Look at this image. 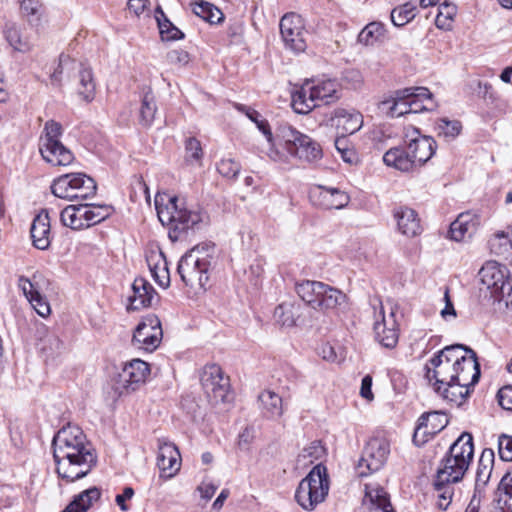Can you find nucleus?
Masks as SVG:
<instances>
[{"label": "nucleus", "mask_w": 512, "mask_h": 512, "mask_svg": "<svg viewBox=\"0 0 512 512\" xmlns=\"http://www.w3.org/2000/svg\"><path fill=\"white\" fill-rule=\"evenodd\" d=\"M474 455L473 437L464 432L451 445L437 470L440 481L457 483L467 472Z\"/></svg>", "instance_id": "nucleus-6"}, {"label": "nucleus", "mask_w": 512, "mask_h": 512, "mask_svg": "<svg viewBox=\"0 0 512 512\" xmlns=\"http://www.w3.org/2000/svg\"><path fill=\"white\" fill-rule=\"evenodd\" d=\"M180 452L178 448L165 438L158 439L157 465L162 471H170L172 476L180 467Z\"/></svg>", "instance_id": "nucleus-26"}, {"label": "nucleus", "mask_w": 512, "mask_h": 512, "mask_svg": "<svg viewBox=\"0 0 512 512\" xmlns=\"http://www.w3.org/2000/svg\"><path fill=\"white\" fill-rule=\"evenodd\" d=\"M462 129L461 123L457 120L440 119L437 122V130L439 135H443L446 138H455L459 135Z\"/></svg>", "instance_id": "nucleus-54"}, {"label": "nucleus", "mask_w": 512, "mask_h": 512, "mask_svg": "<svg viewBox=\"0 0 512 512\" xmlns=\"http://www.w3.org/2000/svg\"><path fill=\"white\" fill-rule=\"evenodd\" d=\"M30 234L34 247L46 250L51 243L50 218L46 210L38 214L32 222Z\"/></svg>", "instance_id": "nucleus-28"}, {"label": "nucleus", "mask_w": 512, "mask_h": 512, "mask_svg": "<svg viewBox=\"0 0 512 512\" xmlns=\"http://www.w3.org/2000/svg\"><path fill=\"white\" fill-rule=\"evenodd\" d=\"M48 285V280L40 273L33 274L32 278L20 276L18 286L23 291L25 297L37 312L43 318L51 313L50 304L43 295L44 287Z\"/></svg>", "instance_id": "nucleus-14"}, {"label": "nucleus", "mask_w": 512, "mask_h": 512, "mask_svg": "<svg viewBox=\"0 0 512 512\" xmlns=\"http://www.w3.org/2000/svg\"><path fill=\"white\" fill-rule=\"evenodd\" d=\"M385 26L381 22L368 23L359 33L358 42L366 46L373 45L385 35Z\"/></svg>", "instance_id": "nucleus-46"}, {"label": "nucleus", "mask_w": 512, "mask_h": 512, "mask_svg": "<svg viewBox=\"0 0 512 512\" xmlns=\"http://www.w3.org/2000/svg\"><path fill=\"white\" fill-rule=\"evenodd\" d=\"M346 301V295L340 290L330 287L325 284V289L321 293L320 301L318 302V309L326 311L341 306Z\"/></svg>", "instance_id": "nucleus-45"}, {"label": "nucleus", "mask_w": 512, "mask_h": 512, "mask_svg": "<svg viewBox=\"0 0 512 512\" xmlns=\"http://www.w3.org/2000/svg\"><path fill=\"white\" fill-rule=\"evenodd\" d=\"M185 150L188 159L199 161L203 156L201 143L194 137H190L186 140Z\"/></svg>", "instance_id": "nucleus-57"}, {"label": "nucleus", "mask_w": 512, "mask_h": 512, "mask_svg": "<svg viewBox=\"0 0 512 512\" xmlns=\"http://www.w3.org/2000/svg\"><path fill=\"white\" fill-rule=\"evenodd\" d=\"M63 346L62 341L55 335H48L43 345V351L48 355L59 352Z\"/></svg>", "instance_id": "nucleus-61"}, {"label": "nucleus", "mask_w": 512, "mask_h": 512, "mask_svg": "<svg viewBox=\"0 0 512 512\" xmlns=\"http://www.w3.org/2000/svg\"><path fill=\"white\" fill-rule=\"evenodd\" d=\"M80 204L68 205L60 213V220L62 224L73 230L84 229V222L82 221Z\"/></svg>", "instance_id": "nucleus-48"}, {"label": "nucleus", "mask_w": 512, "mask_h": 512, "mask_svg": "<svg viewBox=\"0 0 512 512\" xmlns=\"http://www.w3.org/2000/svg\"><path fill=\"white\" fill-rule=\"evenodd\" d=\"M68 63H70L69 57L65 56V55H60L59 62L57 64L56 68L54 69L53 73L50 76L51 83L53 85L59 86L61 84V80H62L61 75L63 73L64 64H68Z\"/></svg>", "instance_id": "nucleus-62"}, {"label": "nucleus", "mask_w": 512, "mask_h": 512, "mask_svg": "<svg viewBox=\"0 0 512 512\" xmlns=\"http://www.w3.org/2000/svg\"><path fill=\"white\" fill-rule=\"evenodd\" d=\"M150 373L149 365L141 359H133L125 363L116 375L113 389L119 395H128L138 390L144 384Z\"/></svg>", "instance_id": "nucleus-12"}, {"label": "nucleus", "mask_w": 512, "mask_h": 512, "mask_svg": "<svg viewBox=\"0 0 512 512\" xmlns=\"http://www.w3.org/2000/svg\"><path fill=\"white\" fill-rule=\"evenodd\" d=\"M155 18L163 40L171 41L184 38L183 32L170 22L160 6L155 9Z\"/></svg>", "instance_id": "nucleus-43"}, {"label": "nucleus", "mask_w": 512, "mask_h": 512, "mask_svg": "<svg viewBox=\"0 0 512 512\" xmlns=\"http://www.w3.org/2000/svg\"><path fill=\"white\" fill-rule=\"evenodd\" d=\"M335 147L339 152L341 158L348 163L353 162L354 152L347 147V141L345 137H338L335 140Z\"/></svg>", "instance_id": "nucleus-60"}, {"label": "nucleus", "mask_w": 512, "mask_h": 512, "mask_svg": "<svg viewBox=\"0 0 512 512\" xmlns=\"http://www.w3.org/2000/svg\"><path fill=\"white\" fill-rule=\"evenodd\" d=\"M82 221L84 229L101 223L107 219L112 213L113 208L109 205L80 204Z\"/></svg>", "instance_id": "nucleus-35"}, {"label": "nucleus", "mask_w": 512, "mask_h": 512, "mask_svg": "<svg viewBox=\"0 0 512 512\" xmlns=\"http://www.w3.org/2000/svg\"><path fill=\"white\" fill-rule=\"evenodd\" d=\"M363 510L364 512H395L388 493L378 484L365 486Z\"/></svg>", "instance_id": "nucleus-22"}, {"label": "nucleus", "mask_w": 512, "mask_h": 512, "mask_svg": "<svg viewBox=\"0 0 512 512\" xmlns=\"http://www.w3.org/2000/svg\"><path fill=\"white\" fill-rule=\"evenodd\" d=\"M499 405L508 411H512V385L502 387L497 394Z\"/></svg>", "instance_id": "nucleus-59"}, {"label": "nucleus", "mask_w": 512, "mask_h": 512, "mask_svg": "<svg viewBox=\"0 0 512 512\" xmlns=\"http://www.w3.org/2000/svg\"><path fill=\"white\" fill-rule=\"evenodd\" d=\"M317 197V204L323 209H342L350 201L349 195L338 189L325 186H318L312 193Z\"/></svg>", "instance_id": "nucleus-25"}, {"label": "nucleus", "mask_w": 512, "mask_h": 512, "mask_svg": "<svg viewBox=\"0 0 512 512\" xmlns=\"http://www.w3.org/2000/svg\"><path fill=\"white\" fill-rule=\"evenodd\" d=\"M201 385L209 399L214 404L230 401V380L217 364L206 365L201 373Z\"/></svg>", "instance_id": "nucleus-11"}, {"label": "nucleus", "mask_w": 512, "mask_h": 512, "mask_svg": "<svg viewBox=\"0 0 512 512\" xmlns=\"http://www.w3.org/2000/svg\"><path fill=\"white\" fill-rule=\"evenodd\" d=\"M406 147L416 167H421L434 155L436 142L432 137H416L411 138Z\"/></svg>", "instance_id": "nucleus-29"}, {"label": "nucleus", "mask_w": 512, "mask_h": 512, "mask_svg": "<svg viewBox=\"0 0 512 512\" xmlns=\"http://www.w3.org/2000/svg\"><path fill=\"white\" fill-rule=\"evenodd\" d=\"M480 225L479 216L475 213H461L455 221L450 224L449 238L454 241H462L466 236L471 237Z\"/></svg>", "instance_id": "nucleus-27"}, {"label": "nucleus", "mask_w": 512, "mask_h": 512, "mask_svg": "<svg viewBox=\"0 0 512 512\" xmlns=\"http://www.w3.org/2000/svg\"><path fill=\"white\" fill-rule=\"evenodd\" d=\"M166 58L169 64L178 65L180 67L186 66L190 61L188 52L182 49H174L169 51Z\"/></svg>", "instance_id": "nucleus-58"}, {"label": "nucleus", "mask_w": 512, "mask_h": 512, "mask_svg": "<svg viewBox=\"0 0 512 512\" xmlns=\"http://www.w3.org/2000/svg\"><path fill=\"white\" fill-rule=\"evenodd\" d=\"M477 88L474 89L475 93L483 99H495L493 87L488 82L477 81Z\"/></svg>", "instance_id": "nucleus-63"}, {"label": "nucleus", "mask_w": 512, "mask_h": 512, "mask_svg": "<svg viewBox=\"0 0 512 512\" xmlns=\"http://www.w3.org/2000/svg\"><path fill=\"white\" fill-rule=\"evenodd\" d=\"M214 259V244L202 243L193 247L181 257L178 263L177 271L181 280L193 289H205Z\"/></svg>", "instance_id": "nucleus-4"}, {"label": "nucleus", "mask_w": 512, "mask_h": 512, "mask_svg": "<svg viewBox=\"0 0 512 512\" xmlns=\"http://www.w3.org/2000/svg\"><path fill=\"white\" fill-rule=\"evenodd\" d=\"M453 482L440 481L436 476L434 480V496L436 498V506L441 510H447L452 502L454 495Z\"/></svg>", "instance_id": "nucleus-44"}, {"label": "nucleus", "mask_w": 512, "mask_h": 512, "mask_svg": "<svg viewBox=\"0 0 512 512\" xmlns=\"http://www.w3.org/2000/svg\"><path fill=\"white\" fill-rule=\"evenodd\" d=\"M258 400L261 404V411L266 418L277 419L283 414L282 398L273 391H263Z\"/></svg>", "instance_id": "nucleus-37"}, {"label": "nucleus", "mask_w": 512, "mask_h": 512, "mask_svg": "<svg viewBox=\"0 0 512 512\" xmlns=\"http://www.w3.org/2000/svg\"><path fill=\"white\" fill-rule=\"evenodd\" d=\"M146 260L155 282L163 288L168 287L170 276L167 261L162 251H152Z\"/></svg>", "instance_id": "nucleus-32"}, {"label": "nucleus", "mask_w": 512, "mask_h": 512, "mask_svg": "<svg viewBox=\"0 0 512 512\" xmlns=\"http://www.w3.org/2000/svg\"><path fill=\"white\" fill-rule=\"evenodd\" d=\"M299 317L300 305L295 302H283L274 310V318L282 326H294Z\"/></svg>", "instance_id": "nucleus-40"}, {"label": "nucleus", "mask_w": 512, "mask_h": 512, "mask_svg": "<svg viewBox=\"0 0 512 512\" xmlns=\"http://www.w3.org/2000/svg\"><path fill=\"white\" fill-rule=\"evenodd\" d=\"M217 170L223 177L235 179L241 170V166L232 158H223L217 164Z\"/></svg>", "instance_id": "nucleus-53"}, {"label": "nucleus", "mask_w": 512, "mask_h": 512, "mask_svg": "<svg viewBox=\"0 0 512 512\" xmlns=\"http://www.w3.org/2000/svg\"><path fill=\"white\" fill-rule=\"evenodd\" d=\"M237 108L239 111L245 113V115L257 125V128L264 134L268 143L273 145V134L271 132L270 126L265 119H261L260 113L255 109L245 105H237Z\"/></svg>", "instance_id": "nucleus-52"}, {"label": "nucleus", "mask_w": 512, "mask_h": 512, "mask_svg": "<svg viewBox=\"0 0 512 512\" xmlns=\"http://www.w3.org/2000/svg\"><path fill=\"white\" fill-rule=\"evenodd\" d=\"M277 137L282 142L284 149L301 161L311 163L322 157L320 145L310 136L289 124H282L278 127Z\"/></svg>", "instance_id": "nucleus-9"}, {"label": "nucleus", "mask_w": 512, "mask_h": 512, "mask_svg": "<svg viewBox=\"0 0 512 512\" xmlns=\"http://www.w3.org/2000/svg\"><path fill=\"white\" fill-rule=\"evenodd\" d=\"M416 5L407 2L391 11V21L397 27H402L416 16Z\"/></svg>", "instance_id": "nucleus-51"}, {"label": "nucleus", "mask_w": 512, "mask_h": 512, "mask_svg": "<svg viewBox=\"0 0 512 512\" xmlns=\"http://www.w3.org/2000/svg\"><path fill=\"white\" fill-rule=\"evenodd\" d=\"M133 294L129 296L128 308L131 310H140L152 306L153 300L157 298V293L153 286L144 278H136L132 284Z\"/></svg>", "instance_id": "nucleus-23"}, {"label": "nucleus", "mask_w": 512, "mask_h": 512, "mask_svg": "<svg viewBox=\"0 0 512 512\" xmlns=\"http://www.w3.org/2000/svg\"><path fill=\"white\" fill-rule=\"evenodd\" d=\"M390 454V444L385 437L374 436L365 445L357 470L360 477H366L380 470Z\"/></svg>", "instance_id": "nucleus-13"}, {"label": "nucleus", "mask_w": 512, "mask_h": 512, "mask_svg": "<svg viewBox=\"0 0 512 512\" xmlns=\"http://www.w3.org/2000/svg\"><path fill=\"white\" fill-rule=\"evenodd\" d=\"M324 452L325 449L321 443L319 441H314L302 449L301 453L298 455L297 463L303 467L313 464L316 460L323 457Z\"/></svg>", "instance_id": "nucleus-50"}, {"label": "nucleus", "mask_w": 512, "mask_h": 512, "mask_svg": "<svg viewBox=\"0 0 512 512\" xmlns=\"http://www.w3.org/2000/svg\"><path fill=\"white\" fill-rule=\"evenodd\" d=\"M394 218L397 222L399 232L403 235L414 237L420 233V219L413 209L399 207L394 211Z\"/></svg>", "instance_id": "nucleus-31"}, {"label": "nucleus", "mask_w": 512, "mask_h": 512, "mask_svg": "<svg viewBox=\"0 0 512 512\" xmlns=\"http://www.w3.org/2000/svg\"><path fill=\"white\" fill-rule=\"evenodd\" d=\"M20 10L23 16L27 17L29 21L32 18L39 19L42 10V3L40 0H18Z\"/></svg>", "instance_id": "nucleus-55"}, {"label": "nucleus", "mask_w": 512, "mask_h": 512, "mask_svg": "<svg viewBox=\"0 0 512 512\" xmlns=\"http://www.w3.org/2000/svg\"><path fill=\"white\" fill-rule=\"evenodd\" d=\"M323 289H325V284L319 281L306 280L296 285L298 296L315 310L318 309Z\"/></svg>", "instance_id": "nucleus-36"}, {"label": "nucleus", "mask_w": 512, "mask_h": 512, "mask_svg": "<svg viewBox=\"0 0 512 512\" xmlns=\"http://www.w3.org/2000/svg\"><path fill=\"white\" fill-rule=\"evenodd\" d=\"M339 84L332 79L307 80L292 94L291 105L298 114H307L321 104L339 99Z\"/></svg>", "instance_id": "nucleus-5"}, {"label": "nucleus", "mask_w": 512, "mask_h": 512, "mask_svg": "<svg viewBox=\"0 0 512 512\" xmlns=\"http://www.w3.org/2000/svg\"><path fill=\"white\" fill-rule=\"evenodd\" d=\"M52 447L56 471L67 482L85 477L97 462L86 435L77 425L62 427L55 434Z\"/></svg>", "instance_id": "nucleus-1"}, {"label": "nucleus", "mask_w": 512, "mask_h": 512, "mask_svg": "<svg viewBox=\"0 0 512 512\" xmlns=\"http://www.w3.org/2000/svg\"><path fill=\"white\" fill-rule=\"evenodd\" d=\"M329 492L327 469L321 463L316 464L303 478L295 492L297 503L305 510L312 511L322 503Z\"/></svg>", "instance_id": "nucleus-7"}, {"label": "nucleus", "mask_w": 512, "mask_h": 512, "mask_svg": "<svg viewBox=\"0 0 512 512\" xmlns=\"http://www.w3.org/2000/svg\"><path fill=\"white\" fill-rule=\"evenodd\" d=\"M5 38L14 51L28 53L33 48V43L27 33L15 25L6 26Z\"/></svg>", "instance_id": "nucleus-39"}, {"label": "nucleus", "mask_w": 512, "mask_h": 512, "mask_svg": "<svg viewBox=\"0 0 512 512\" xmlns=\"http://www.w3.org/2000/svg\"><path fill=\"white\" fill-rule=\"evenodd\" d=\"M62 134V125L55 120H49L45 123L40 136V154L53 166H68L74 161L73 153L60 141Z\"/></svg>", "instance_id": "nucleus-8"}, {"label": "nucleus", "mask_w": 512, "mask_h": 512, "mask_svg": "<svg viewBox=\"0 0 512 512\" xmlns=\"http://www.w3.org/2000/svg\"><path fill=\"white\" fill-rule=\"evenodd\" d=\"M161 322L156 316L144 318L136 327L133 334V345L138 349L152 352L162 339Z\"/></svg>", "instance_id": "nucleus-16"}, {"label": "nucleus", "mask_w": 512, "mask_h": 512, "mask_svg": "<svg viewBox=\"0 0 512 512\" xmlns=\"http://www.w3.org/2000/svg\"><path fill=\"white\" fill-rule=\"evenodd\" d=\"M163 197H156L157 215L162 224L170 225V238L178 239L180 234L188 229L198 228L208 222V215L202 209H188L182 199L177 196L169 197L163 203Z\"/></svg>", "instance_id": "nucleus-3"}, {"label": "nucleus", "mask_w": 512, "mask_h": 512, "mask_svg": "<svg viewBox=\"0 0 512 512\" xmlns=\"http://www.w3.org/2000/svg\"><path fill=\"white\" fill-rule=\"evenodd\" d=\"M79 84V95H81L86 101L92 100L95 94L93 74L90 68L84 67L82 64L79 70Z\"/></svg>", "instance_id": "nucleus-49"}, {"label": "nucleus", "mask_w": 512, "mask_h": 512, "mask_svg": "<svg viewBox=\"0 0 512 512\" xmlns=\"http://www.w3.org/2000/svg\"><path fill=\"white\" fill-rule=\"evenodd\" d=\"M481 283L490 290L494 298L503 293V289H510L509 271L506 266L499 264L496 261H489L485 263L479 271Z\"/></svg>", "instance_id": "nucleus-18"}, {"label": "nucleus", "mask_w": 512, "mask_h": 512, "mask_svg": "<svg viewBox=\"0 0 512 512\" xmlns=\"http://www.w3.org/2000/svg\"><path fill=\"white\" fill-rule=\"evenodd\" d=\"M412 88L397 90L390 99H385L379 103V110L389 117H399L411 113Z\"/></svg>", "instance_id": "nucleus-21"}, {"label": "nucleus", "mask_w": 512, "mask_h": 512, "mask_svg": "<svg viewBox=\"0 0 512 512\" xmlns=\"http://www.w3.org/2000/svg\"><path fill=\"white\" fill-rule=\"evenodd\" d=\"M498 453L503 461H512V436L506 434L499 436Z\"/></svg>", "instance_id": "nucleus-56"}, {"label": "nucleus", "mask_w": 512, "mask_h": 512, "mask_svg": "<svg viewBox=\"0 0 512 512\" xmlns=\"http://www.w3.org/2000/svg\"><path fill=\"white\" fill-rule=\"evenodd\" d=\"M396 311L397 306L391 304L390 312L386 315L384 307L380 303L379 316H381V320H376L374 323L375 339L387 349L395 348L399 340V328L395 319Z\"/></svg>", "instance_id": "nucleus-17"}, {"label": "nucleus", "mask_w": 512, "mask_h": 512, "mask_svg": "<svg viewBox=\"0 0 512 512\" xmlns=\"http://www.w3.org/2000/svg\"><path fill=\"white\" fill-rule=\"evenodd\" d=\"M157 112L156 99L151 90L146 91L141 97L139 108V123L143 127H150Z\"/></svg>", "instance_id": "nucleus-42"}, {"label": "nucleus", "mask_w": 512, "mask_h": 512, "mask_svg": "<svg viewBox=\"0 0 512 512\" xmlns=\"http://www.w3.org/2000/svg\"><path fill=\"white\" fill-rule=\"evenodd\" d=\"M338 134L345 137L359 131L363 125V116L356 110L336 109L332 118Z\"/></svg>", "instance_id": "nucleus-24"}, {"label": "nucleus", "mask_w": 512, "mask_h": 512, "mask_svg": "<svg viewBox=\"0 0 512 512\" xmlns=\"http://www.w3.org/2000/svg\"><path fill=\"white\" fill-rule=\"evenodd\" d=\"M448 418L445 413L430 412L422 414L417 422L413 434V442L417 446L425 444L429 438L442 431L448 424Z\"/></svg>", "instance_id": "nucleus-19"}, {"label": "nucleus", "mask_w": 512, "mask_h": 512, "mask_svg": "<svg viewBox=\"0 0 512 512\" xmlns=\"http://www.w3.org/2000/svg\"><path fill=\"white\" fill-rule=\"evenodd\" d=\"M480 377V368L475 369L473 373H469L467 380L463 381L462 376L448 384H437L434 388L435 392L443 399L461 405L469 394V387L478 382Z\"/></svg>", "instance_id": "nucleus-20"}, {"label": "nucleus", "mask_w": 512, "mask_h": 512, "mask_svg": "<svg viewBox=\"0 0 512 512\" xmlns=\"http://www.w3.org/2000/svg\"><path fill=\"white\" fill-rule=\"evenodd\" d=\"M494 512H512V469L501 479L496 492Z\"/></svg>", "instance_id": "nucleus-34"}, {"label": "nucleus", "mask_w": 512, "mask_h": 512, "mask_svg": "<svg viewBox=\"0 0 512 512\" xmlns=\"http://www.w3.org/2000/svg\"><path fill=\"white\" fill-rule=\"evenodd\" d=\"M134 496V489L132 487H125L122 494L115 497V501L122 511H128L129 506L126 504L127 500L132 499Z\"/></svg>", "instance_id": "nucleus-64"}, {"label": "nucleus", "mask_w": 512, "mask_h": 512, "mask_svg": "<svg viewBox=\"0 0 512 512\" xmlns=\"http://www.w3.org/2000/svg\"><path fill=\"white\" fill-rule=\"evenodd\" d=\"M383 161L387 166L394 167L395 169L403 172H408L417 168L415 160L411 159L407 147H394L389 149L384 154Z\"/></svg>", "instance_id": "nucleus-33"}, {"label": "nucleus", "mask_w": 512, "mask_h": 512, "mask_svg": "<svg viewBox=\"0 0 512 512\" xmlns=\"http://www.w3.org/2000/svg\"><path fill=\"white\" fill-rule=\"evenodd\" d=\"M411 113L431 111L436 107L432 93L426 87H411Z\"/></svg>", "instance_id": "nucleus-41"}, {"label": "nucleus", "mask_w": 512, "mask_h": 512, "mask_svg": "<svg viewBox=\"0 0 512 512\" xmlns=\"http://www.w3.org/2000/svg\"><path fill=\"white\" fill-rule=\"evenodd\" d=\"M50 188L55 197L67 201H85L92 198L97 191L94 179L84 173L61 175L53 180Z\"/></svg>", "instance_id": "nucleus-10"}, {"label": "nucleus", "mask_w": 512, "mask_h": 512, "mask_svg": "<svg viewBox=\"0 0 512 512\" xmlns=\"http://www.w3.org/2000/svg\"><path fill=\"white\" fill-rule=\"evenodd\" d=\"M280 33L285 46L295 53L304 52L307 48L305 25L299 14L290 12L280 20Z\"/></svg>", "instance_id": "nucleus-15"}, {"label": "nucleus", "mask_w": 512, "mask_h": 512, "mask_svg": "<svg viewBox=\"0 0 512 512\" xmlns=\"http://www.w3.org/2000/svg\"><path fill=\"white\" fill-rule=\"evenodd\" d=\"M100 496L101 491L97 487H91L74 496L62 512H87Z\"/></svg>", "instance_id": "nucleus-38"}, {"label": "nucleus", "mask_w": 512, "mask_h": 512, "mask_svg": "<svg viewBox=\"0 0 512 512\" xmlns=\"http://www.w3.org/2000/svg\"><path fill=\"white\" fill-rule=\"evenodd\" d=\"M495 454L490 448L482 451L478 461L474 493L485 495V487L487 486L494 466Z\"/></svg>", "instance_id": "nucleus-30"}, {"label": "nucleus", "mask_w": 512, "mask_h": 512, "mask_svg": "<svg viewBox=\"0 0 512 512\" xmlns=\"http://www.w3.org/2000/svg\"><path fill=\"white\" fill-rule=\"evenodd\" d=\"M480 368L477 355L470 347L453 344L444 347L425 365V378L437 387V384H448L462 376L467 380L469 373Z\"/></svg>", "instance_id": "nucleus-2"}, {"label": "nucleus", "mask_w": 512, "mask_h": 512, "mask_svg": "<svg viewBox=\"0 0 512 512\" xmlns=\"http://www.w3.org/2000/svg\"><path fill=\"white\" fill-rule=\"evenodd\" d=\"M192 10L195 15L211 24L219 23L223 19V13L212 3L207 1L194 3Z\"/></svg>", "instance_id": "nucleus-47"}]
</instances>
